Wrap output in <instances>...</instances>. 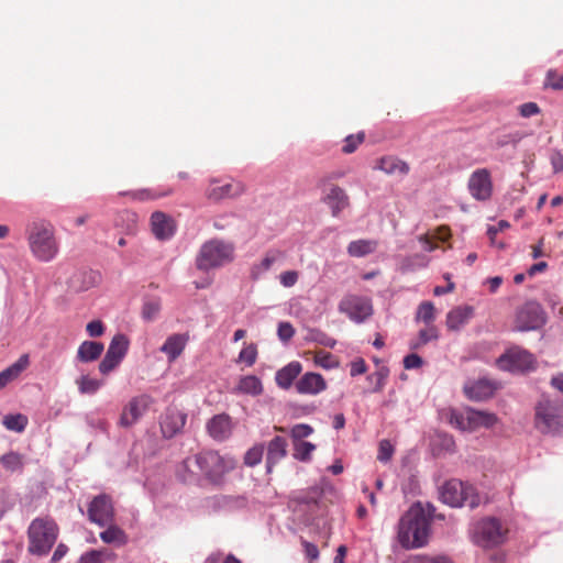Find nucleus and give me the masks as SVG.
Returning a JSON list of instances; mask_svg holds the SVG:
<instances>
[{
	"label": "nucleus",
	"mask_w": 563,
	"mask_h": 563,
	"mask_svg": "<svg viewBox=\"0 0 563 563\" xmlns=\"http://www.w3.org/2000/svg\"><path fill=\"white\" fill-rule=\"evenodd\" d=\"M244 191V186L240 181L231 180L221 183L212 179L206 189V196L209 200L220 201L227 198H234Z\"/></svg>",
	"instance_id": "obj_17"
},
{
	"label": "nucleus",
	"mask_w": 563,
	"mask_h": 563,
	"mask_svg": "<svg viewBox=\"0 0 563 563\" xmlns=\"http://www.w3.org/2000/svg\"><path fill=\"white\" fill-rule=\"evenodd\" d=\"M25 238L31 254L40 262H52L59 252V242L54 225L44 219L33 220L25 228Z\"/></svg>",
	"instance_id": "obj_2"
},
{
	"label": "nucleus",
	"mask_w": 563,
	"mask_h": 563,
	"mask_svg": "<svg viewBox=\"0 0 563 563\" xmlns=\"http://www.w3.org/2000/svg\"><path fill=\"white\" fill-rule=\"evenodd\" d=\"M151 227L155 238L162 241L170 239L176 231L174 219L162 211L152 213Z\"/></svg>",
	"instance_id": "obj_19"
},
{
	"label": "nucleus",
	"mask_w": 563,
	"mask_h": 563,
	"mask_svg": "<svg viewBox=\"0 0 563 563\" xmlns=\"http://www.w3.org/2000/svg\"><path fill=\"white\" fill-rule=\"evenodd\" d=\"M115 558V553L108 549L90 550L81 555L79 563H106Z\"/></svg>",
	"instance_id": "obj_35"
},
{
	"label": "nucleus",
	"mask_w": 563,
	"mask_h": 563,
	"mask_svg": "<svg viewBox=\"0 0 563 563\" xmlns=\"http://www.w3.org/2000/svg\"><path fill=\"white\" fill-rule=\"evenodd\" d=\"M545 323V312L537 301H527L517 310L515 327L518 331H530Z\"/></svg>",
	"instance_id": "obj_10"
},
{
	"label": "nucleus",
	"mask_w": 563,
	"mask_h": 563,
	"mask_svg": "<svg viewBox=\"0 0 563 563\" xmlns=\"http://www.w3.org/2000/svg\"><path fill=\"white\" fill-rule=\"evenodd\" d=\"M59 536L57 522L48 515L34 518L26 530L27 553L34 556H46Z\"/></svg>",
	"instance_id": "obj_3"
},
{
	"label": "nucleus",
	"mask_w": 563,
	"mask_h": 563,
	"mask_svg": "<svg viewBox=\"0 0 563 563\" xmlns=\"http://www.w3.org/2000/svg\"><path fill=\"white\" fill-rule=\"evenodd\" d=\"M277 335L280 341L288 342L295 335V329L289 322H280L277 329Z\"/></svg>",
	"instance_id": "obj_52"
},
{
	"label": "nucleus",
	"mask_w": 563,
	"mask_h": 563,
	"mask_svg": "<svg viewBox=\"0 0 563 563\" xmlns=\"http://www.w3.org/2000/svg\"><path fill=\"white\" fill-rule=\"evenodd\" d=\"M543 88L556 91L563 90V73L549 69L543 81Z\"/></svg>",
	"instance_id": "obj_39"
},
{
	"label": "nucleus",
	"mask_w": 563,
	"mask_h": 563,
	"mask_svg": "<svg viewBox=\"0 0 563 563\" xmlns=\"http://www.w3.org/2000/svg\"><path fill=\"white\" fill-rule=\"evenodd\" d=\"M376 168L388 175H407L410 169L406 162L394 156H384L379 158Z\"/></svg>",
	"instance_id": "obj_29"
},
{
	"label": "nucleus",
	"mask_w": 563,
	"mask_h": 563,
	"mask_svg": "<svg viewBox=\"0 0 563 563\" xmlns=\"http://www.w3.org/2000/svg\"><path fill=\"white\" fill-rule=\"evenodd\" d=\"M541 112L540 107L536 102H526L519 107V113L523 118H530Z\"/></svg>",
	"instance_id": "obj_56"
},
{
	"label": "nucleus",
	"mask_w": 563,
	"mask_h": 563,
	"mask_svg": "<svg viewBox=\"0 0 563 563\" xmlns=\"http://www.w3.org/2000/svg\"><path fill=\"white\" fill-rule=\"evenodd\" d=\"M522 139V135L519 132L500 134L495 140V145L497 148H503L508 145H517Z\"/></svg>",
	"instance_id": "obj_48"
},
{
	"label": "nucleus",
	"mask_w": 563,
	"mask_h": 563,
	"mask_svg": "<svg viewBox=\"0 0 563 563\" xmlns=\"http://www.w3.org/2000/svg\"><path fill=\"white\" fill-rule=\"evenodd\" d=\"M172 192H173L172 189H169L165 192H157V191H153L151 189H141V190H135V191H130V192H122L121 195H128L133 200L145 201V200H155L161 197L170 195Z\"/></svg>",
	"instance_id": "obj_38"
},
{
	"label": "nucleus",
	"mask_w": 563,
	"mask_h": 563,
	"mask_svg": "<svg viewBox=\"0 0 563 563\" xmlns=\"http://www.w3.org/2000/svg\"><path fill=\"white\" fill-rule=\"evenodd\" d=\"M153 402L154 399L146 394L132 397L122 409L119 424L123 428L134 426L147 412Z\"/></svg>",
	"instance_id": "obj_11"
},
{
	"label": "nucleus",
	"mask_w": 563,
	"mask_h": 563,
	"mask_svg": "<svg viewBox=\"0 0 563 563\" xmlns=\"http://www.w3.org/2000/svg\"><path fill=\"white\" fill-rule=\"evenodd\" d=\"M388 374H389L388 368L382 367V368H379L378 371H376L375 373L371 374L367 377L368 380L375 383L373 391L378 393V391L383 390V388H384V386L386 384V379L388 377Z\"/></svg>",
	"instance_id": "obj_49"
},
{
	"label": "nucleus",
	"mask_w": 563,
	"mask_h": 563,
	"mask_svg": "<svg viewBox=\"0 0 563 563\" xmlns=\"http://www.w3.org/2000/svg\"><path fill=\"white\" fill-rule=\"evenodd\" d=\"M29 364V355L23 354L15 363L0 372V389L4 388L9 383L18 378Z\"/></svg>",
	"instance_id": "obj_28"
},
{
	"label": "nucleus",
	"mask_w": 563,
	"mask_h": 563,
	"mask_svg": "<svg viewBox=\"0 0 563 563\" xmlns=\"http://www.w3.org/2000/svg\"><path fill=\"white\" fill-rule=\"evenodd\" d=\"M297 393L303 395H318L327 389V382L321 374L308 372L295 385Z\"/></svg>",
	"instance_id": "obj_21"
},
{
	"label": "nucleus",
	"mask_w": 563,
	"mask_h": 563,
	"mask_svg": "<svg viewBox=\"0 0 563 563\" xmlns=\"http://www.w3.org/2000/svg\"><path fill=\"white\" fill-rule=\"evenodd\" d=\"M299 278V273L297 271H286L279 275L280 284L286 287H292Z\"/></svg>",
	"instance_id": "obj_55"
},
{
	"label": "nucleus",
	"mask_w": 563,
	"mask_h": 563,
	"mask_svg": "<svg viewBox=\"0 0 563 563\" xmlns=\"http://www.w3.org/2000/svg\"><path fill=\"white\" fill-rule=\"evenodd\" d=\"M27 424V418L24 415H8L3 418V426L8 430L22 432Z\"/></svg>",
	"instance_id": "obj_40"
},
{
	"label": "nucleus",
	"mask_w": 563,
	"mask_h": 563,
	"mask_svg": "<svg viewBox=\"0 0 563 563\" xmlns=\"http://www.w3.org/2000/svg\"><path fill=\"white\" fill-rule=\"evenodd\" d=\"M435 319V308L431 301H423L419 305L416 312V321L423 322L426 325L433 323Z\"/></svg>",
	"instance_id": "obj_37"
},
{
	"label": "nucleus",
	"mask_w": 563,
	"mask_h": 563,
	"mask_svg": "<svg viewBox=\"0 0 563 563\" xmlns=\"http://www.w3.org/2000/svg\"><path fill=\"white\" fill-rule=\"evenodd\" d=\"M257 360V346L253 343L244 346L239 353L238 362L244 363L246 366H253Z\"/></svg>",
	"instance_id": "obj_44"
},
{
	"label": "nucleus",
	"mask_w": 563,
	"mask_h": 563,
	"mask_svg": "<svg viewBox=\"0 0 563 563\" xmlns=\"http://www.w3.org/2000/svg\"><path fill=\"white\" fill-rule=\"evenodd\" d=\"M393 452L391 443L388 440H383L379 442L377 459L382 462H387L390 460Z\"/></svg>",
	"instance_id": "obj_53"
},
{
	"label": "nucleus",
	"mask_w": 563,
	"mask_h": 563,
	"mask_svg": "<svg viewBox=\"0 0 563 563\" xmlns=\"http://www.w3.org/2000/svg\"><path fill=\"white\" fill-rule=\"evenodd\" d=\"M285 254L279 250L268 251L262 260L260 267L263 271H268L276 262L283 260Z\"/></svg>",
	"instance_id": "obj_50"
},
{
	"label": "nucleus",
	"mask_w": 563,
	"mask_h": 563,
	"mask_svg": "<svg viewBox=\"0 0 563 563\" xmlns=\"http://www.w3.org/2000/svg\"><path fill=\"white\" fill-rule=\"evenodd\" d=\"M377 246L375 240H356L347 245V253L353 257H362L375 252Z\"/></svg>",
	"instance_id": "obj_33"
},
{
	"label": "nucleus",
	"mask_w": 563,
	"mask_h": 563,
	"mask_svg": "<svg viewBox=\"0 0 563 563\" xmlns=\"http://www.w3.org/2000/svg\"><path fill=\"white\" fill-rule=\"evenodd\" d=\"M441 500L451 507L476 508L481 504L476 488L462 481L452 478L446 481L440 488Z\"/></svg>",
	"instance_id": "obj_5"
},
{
	"label": "nucleus",
	"mask_w": 563,
	"mask_h": 563,
	"mask_svg": "<svg viewBox=\"0 0 563 563\" xmlns=\"http://www.w3.org/2000/svg\"><path fill=\"white\" fill-rule=\"evenodd\" d=\"M495 386L487 379H478L471 386L465 387L466 396L472 400H483L494 394Z\"/></svg>",
	"instance_id": "obj_31"
},
{
	"label": "nucleus",
	"mask_w": 563,
	"mask_h": 563,
	"mask_svg": "<svg viewBox=\"0 0 563 563\" xmlns=\"http://www.w3.org/2000/svg\"><path fill=\"white\" fill-rule=\"evenodd\" d=\"M471 196L477 201H486L493 195V181L490 172L487 168L474 170L467 183Z\"/></svg>",
	"instance_id": "obj_15"
},
{
	"label": "nucleus",
	"mask_w": 563,
	"mask_h": 563,
	"mask_svg": "<svg viewBox=\"0 0 563 563\" xmlns=\"http://www.w3.org/2000/svg\"><path fill=\"white\" fill-rule=\"evenodd\" d=\"M186 420V413L175 407H168L161 420V430L163 435L167 439L173 438L183 430Z\"/></svg>",
	"instance_id": "obj_18"
},
{
	"label": "nucleus",
	"mask_w": 563,
	"mask_h": 563,
	"mask_svg": "<svg viewBox=\"0 0 563 563\" xmlns=\"http://www.w3.org/2000/svg\"><path fill=\"white\" fill-rule=\"evenodd\" d=\"M365 134L364 132H360L357 134H351L345 137L344 145L342 147V152L345 154H351L356 151L360 144L364 142Z\"/></svg>",
	"instance_id": "obj_46"
},
{
	"label": "nucleus",
	"mask_w": 563,
	"mask_h": 563,
	"mask_svg": "<svg viewBox=\"0 0 563 563\" xmlns=\"http://www.w3.org/2000/svg\"><path fill=\"white\" fill-rule=\"evenodd\" d=\"M129 349V340L124 334L112 338L103 360L99 364V371L107 375L112 372L123 360Z\"/></svg>",
	"instance_id": "obj_14"
},
{
	"label": "nucleus",
	"mask_w": 563,
	"mask_h": 563,
	"mask_svg": "<svg viewBox=\"0 0 563 563\" xmlns=\"http://www.w3.org/2000/svg\"><path fill=\"white\" fill-rule=\"evenodd\" d=\"M331 209L333 217H339L340 213L350 206V198L345 190L336 185H332L328 192L322 198Z\"/></svg>",
	"instance_id": "obj_22"
},
{
	"label": "nucleus",
	"mask_w": 563,
	"mask_h": 563,
	"mask_svg": "<svg viewBox=\"0 0 563 563\" xmlns=\"http://www.w3.org/2000/svg\"><path fill=\"white\" fill-rule=\"evenodd\" d=\"M433 512L432 505L424 508L420 503H416L401 516L397 539L404 549L421 548L428 542Z\"/></svg>",
	"instance_id": "obj_1"
},
{
	"label": "nucleus",
	"mask_w": 563,
	"mask_h": 563,
	"mask_svg": "<svg viewBox=\"0 0 563 563\" xmlns=\"http://www.w3.org/2000/svg\"><path fill=\"white\" fill-rule=\"evenodd\" d=\"M474 316V309L471 306H461L452 309L446 314V327L451 331H457L464 327Z\"/></svg>",
	"instance_id": "obj_25"
},
{
	"label": "nucleus",
	"mask_w": 563,
	"mask_h": 563,
	"mask_svg": "<svg viewBox=\"0 0 563 563\" xmlns=\"http://www.w3.org/2000/svg\"><path fill=\"white\" fill-rule=\"evenodd\" d=\"M1 463L7 470L16 471L22 467V459L18 453H8L1 457Z\"/></svg>",
	"instance_id": "obj_51"
},
{
	"label": "nucleus",
	"mask_w": 563,
	"mask_h": 563,
	"mask_svg": "<svg viewBox=\"0 0 563 563\" xmlns=\"http://www.w3.org/2000/svg\"><path fill=\"white\" fill-rule=\"evenodd\" d=\"M264 454V445L263 444H256L247 450V452L244 455V464L253 467L261 463Z\"/></svg>",
	"instance_id": "obj_43"
},
{
	"label": "nucleus",
	"mask_w": 563,
	"mask_h": 563,
	"mask_svg": "<svg viewBox=\"0 0 563 563\" xmlns=\"http://www.w3.org/2000/svg\"><path fill=\"white\" fill-rule=\"evenodd\" d=\"M108 528L100 533V539L107 544L124 545L128 543V534L120 527L108 523Z\"/></svg>",
	"instance_id": "obj_34"
},
{
	"label": "nucleus",
	"mask_w": 563,
	"mask_h": 563,
	"mask_svg": "<svg viewBox=\"0 0 563 563\" xmlns=\"http://www.w3.org/2000/svg\"><path fill=\"white\" fill-rule=\"evenodd\" d=\"M404 563H452L451 561L444 558H428L415 555L408 558Z\"/></svg>",
	"instance_id": "obj_58"
},
{
	"label": "nucleus",
	"mask_w": 563,
	"mask_h": 563,
	"mask_svg": "<svg viewBox=\"0 0 563 563\" xmlns=\"http://www.w3.org/2000/svg\"><path fill=\"white\" fill-rule=\"evenodd\" d=\"M509 228V222L506 220H500L497 225H490L487 229V235L490 240L492 244H495V239L498 232L504 231L505 229Z\"/></svg>",
	"instance_id": "obj_60"
},
{
	"label": "nucleus",
	"mask_w": 563,
	"mask_h": 563,
	"mask_svg": "<svg viewBox=\"0 0 563 563\" xmlns=\"http://www.w3.org/2000/svg\"><path fill=\"white\" fill-rule=\"evenodd\" d=\"M550 163L554 173L563 172V154L560 151H551Z\"/></svg>",
	"instance_id": "obj_59"
},
{
	"label": "nucleus",
	"mask_w": 563,
	"mask_h": 563,
	"mask_svg": "<svg viewBox=\"0 0 563 563\" xmlns=\"http://www.w3.org/2000/svg\"><path fill=\"white\" fill-rule=\"evenodd\" d=\"M533 364V355L517 346L509 349L497 360L499 368L510 372H525L531 369Z\"/></svg>",
	"instance_id": "obj_13"
},
{
	"label": "nucleus",
	"mask_w": 563,
	"mask_h": 563,
	"mask_svg": "<svg viewBox=\"0 0 563 563\" xmlns=\"http://www.w3.org/2000/svg\"><path fill=\"white\" fill-rule=\"evenodd\" d=\"M78 389L81 394L92 395L98 391L102 383L98 379L90 378L89 376H81L76 380Z\"/></svg>",
	"instance_id": "obj_41"
},
{
	"label": "nucleus",
	"mask_w": 563,
	"mask_h": 563,
	"mask_svg": "<svg viewBox=\"0 0 563 563\" xmlns=\"http://www.w3.org/2000/svg\"><path fill=\"white\" fill-rule=\"evenodd\" d=\"M199 462L201 479L214 487H221L225 475L236 466L233 457L212 450L199 452Z\"/></svg>",
	"instance_id": "obj_4"
},
{
	"label": "nucleus",
	"mask_w": 563,
	"mask_h": 563,
	"mask_svg": "<svg viewBox=\"0 0 563 563\" xmlns=\"http://www.w3.org/2000/svg\"><path fill=\"white\" fill-rule=\"evenodd\" d=\"M86 331L91 338L101 336L104 332V325L100 320L90 321L86 325Z\"/></svg>",
	"instance_id": "obj_57"
},
{
	"label": "nucleus",
	"mask_w": 563,
	"mask_h": 563,
	"mask_svg": "<svg viewBox=\"0 0 563 563\" xmlns=\"http://www.w3.org/2000/svg\"><path fill=\"white\" fill-rule=\"evenodd\" d=\"M187 341V334H172L166 339L164 344L161 346V352L167 355L169 362H174L184 352Z\"/></svg>",
	"instance_id": "obj_26"
},
{
	"label": "nucleus",
	"mask_w": 563,
	"mask_h": 563,
	"mask_svg": "<svg viewBox=\"0 0 563 563\" xmlns=\"http://www.w3.org/2000/svg\"><path fill=\"white\" fill-rule=\"evenodd\" d=\"M161 311L159 300H148L142 307V318L145 321H153L156 319Z\"/></svg>",
	"instance_id": "obj_45"
},
{
	"label": "nucleus",
	"mask_w": 563,
	"mask_h": 563,
	"mask_svg": "<svg viewBox=\"0 0 563 563\" xmlns=\"http://www.w3.org/2000/svg\"><path fill=\"white\" fill-rule=\"evenodd\" d=\"M234 246L222 240L212 239L200 247L196 258L198 269L209 271L220 267L233 260Z\"/></svg>",
	"instance_id": "obj_6"
},
{
	"label": "nucleus",
	"mask_w": 563,
	"mask_h": 563,
	"mask_svg": "<svg viewBox=\"0 0 563 563\" xmlns=\"http://www.w3.org/2000/svg\"><path fill=\"white\" fill-rule=\"evenodd\" d=\"M103 344L96 341H84L77 351V358L82 363L98 360L103 352Z\"/></svg>",
	"instance_id": "obj_30"
},
{
	"label": "nucleus",
	"mask_w": 563,
	"mask_h": 563,
	"mask_svg": "<svg viewBox=\"0 0 563 563\" xmlns=\"http://www.w3.org/2000/svg\"><path fill=\"white\" fill-rule=\"evenodd\" d=\"M314 444L306 441H299L295 443L294 457L307 462L310 460L312 452L314 451Z\"/></svg>",
	"instance_id": "obj_42"
},
{
	"label": "nucleus",
	"mask_w": 563,
	"mask_h": 563,
	"mask_svg": "<svg viewBox=\"0 0 563 563\" xmlns=\"http://www.w3.org/2000/svg\"><path fill=\"white\" fill-rule=\"evenodd\" d=\"M313 432V429L308 426V424H296L292 429H291V437L295 439V440H298L301 441L302 439L309 437L311 433Z\"/></svg>",
	"instance_id": "obj_54"
},
{
	"label": "nucleus",
	"mask_w": 563,
	"mask_h": 563,
	"mask_svg": "<svg viewBox=\"0 0 563 563\" xmlns=\"http://www.w3.org/2000/svg\"><path fill=\"white\" fill-rule=\"evenodd\" d=\"M207 430L211 438L217 441L228 439L232 431L231 419L228 415H217L207 423Z\"/></svg>",
	"instance_id": "obj_23"
},
{
	"label": "nucleus",
	"mask_w": 563,
	"mask_h": 563,
	"mask_svg": "<svg viewBox=\"0 0 563 563\" xmlns=\"http://www.w3.org/2000/svg\"><path fill=\"white\" fill-rule=\"evenodd\" d=\"M88 518L100 527L113 522L114 509L111 497L106 494L96 496L88 507Z\"/></svg>",
	"instance_id": "obj_16"
},
{
	"label": "nucleus",
	"mask_w": 563,
	"mask_h": 563,
	"mask_svg": "<svg viewBox=\"0 0 563 563\" xmlns=\"http://www.w3.org/2000/svg\"><path fill=\"white\" fill-rule=\"evenodd\" d=\"M287 454V441L285 438L276 435L267 446L266 467L271 473L274 465L282 461Z\"/></svg>",
	"instance_id": "obj_24"
},
{
	"label": "nucleus",
	"mask_w": 563,
	"mask_h": 563,
	"mask_svg": "<svg viewBox=\"0 0 563 563\" xmlns=\"http://www.w3.org/2000/svg\"><path fill=\"white\" fill-rule=\"evenodd\" d=\"M199 453L186 457L177 467L176 476L185 484H199L201 481Z\"/></svg>",
	"instance_id": "obj_20"
},
{
	"label": "nucleus",
	"mask_w": 563,
	"mask_h": 563,
	"mask_svg": "<svg viewBox=\"0 0 563 563\" xmlns=\"http://www.w3.org/2000/svg\"><path fill=\"white\" fill-rule=\"evenodd\" d=\"M421 365H422V358L415 353L409 354V355L405 356V358H404V366L407 369L419 368Z\"/></svg>",
	"instance_id": "obj_63"
},
{
	"label": "nucleus",
	"mask_w": 563,
	"mask_h": 563,
	"mask_svg": "<svg viewBox=\"0 0 563 563\" xmlns=\"http://www.w3.org/2000/svg\"><path fill=\"white\" fill-rule=\"evenodd\" d=\"M508 534V528L495 517L483 518L473 528V541L485 549L503 544Z\"/></svg>",
	"instance_id": "obj_8"
},
{
	"label": "nucleus",
	"mask_w": 563,
	"mask_h": 563,
	"mask_svg": "<svg viewBox=\"0 0 563 563\" xmlns=\"http://www.w3.org/2000/svg\"><path fill=\"white\" fill-rule=\"evenodd\" d=\"M301 371L302 366L299 362H290L289 364L277 371L275 376L276 384L283 389L290 388L294 380L298 377Z\"/></svg>",
	"instance_id": "obj_27"
},
{
	"label": "nucleus",
	"mask_w": 563,
	"mask_h": 563,
	"mask_svg": "<svg viewBox=\"0 0 563 563\" xmlns=\"http://www.w3.org/2000/svg\"><path fill=\"white\" fill-rule=\"evenodd\" d=\"M301 544L303 547L306 556L310 561H314V560H317L319 558V550H318L316 544H313L311 542H308L306 540H302Z\"/></svg>",
	"instance_id": "obj_62"
},
{
	"label": "nucleus",
	"mask_w": 563,
	"mask_h": 563,
	"mask_svg": "<svg viewBox=\"0 0 563 563\" xmlns=\"http://www.w3.org/2000/svg\"><path fill=\"white\" fill-rule=\"evenodd\" d=\"M367 366L363 358H356L351 363L350 374L352 377L366 373Z\"/></svg>",
	"instance_id": "obj_61"
},
{
	"label": "nucleus",
	"mask_w": 563,
	"mask_h": 563,
	"mask_svg": "<svg viewBox=\"0 0 563 563\" xmlns=\"http://www.w3.org/2000/svg\"><path fill=\"white\" fill-rule=\"evenodd\" d=\"M314 363L327 369L334 368L339 364L335 357L325 351H319L316 353Z\"/></svg>",
	"instance_id": "obj_47"
},
{
	"label": "nucleus",
	"mask_w": 563,
	"mask_h": 563,
	"mask_svg": "<svg viewBox=\"0 0 563 563\" xmlns=\"http://www.w3.org/2000/svg\"><path fill=\"white\" fill-rule=\"evenodd\" d=\"M536 427L543 433L555 432L563 427V409L550 400H541L536 407Z\"/></svg>",
	"instance_id": "obj_9"
},
{
	"label": "nucleus",
	"mask_w": 563,
	"mask_h": 563,
	"mask_svg": "<svg viewBox=\"0 0 563 563\" xmlns=\"http://www.w3.org/2000/svg\"><path fill=\"white\" fill-rule=\"evenodd\" d=\"M339 310L356 323L365 321L373 313L371 300L356 295L345 296L339 303Z\"/></svg>",
	"instance_id": "obj_12"
},
{
	"label": "nucleus",
	"mask_w": 563,
	"mask_h": 563,
	"mask_svg": "<svg viewBox=\"0 0 563 563\" xmlns=\"http://www.w3.org/2000/svg\"><path fill=\"white\" fill-rule=\"evenodd\" d=\"M68 552V547L64 543H59L53 552L51 563H57L60 561Z\"/></svg>",
	"instance_id": "obj_64"
},
{
	"label": "nucleus",
	"mask_w": 563,
	"mask_h": 563,
	"mask_svg": "<svg viewBox=\"0 0 563 563\" xmlns=\"http://www.w3.org/2000/svg\"><path fill=\"white\" fill-rule=\"evenodd\" d=\"M438 336V329L433 324L427 325L419 331L418 339L410 342V349L418 350L429 342L437 340Z\"/></svg>",
	"instance_id": "obj_36"
},
{
	"label": "nucleus",
	"mask_w": 563,
	"mask_h": 563,
	"mask_svg": "<svg viewBox=\"0 0 563 563\" xmlns=\"http://www.w3.org/2000/svg\"><path fill=\"white\" fill-rule=\"evenodd\" d=\"M449 421L452 426L462 431L472 432L479 428L488 429L494 427L498 418L495 413L466 407L463 410L452 409L450 411Z\"/></svg>",
	"instance_id": "obj_7"
},
{
	"label": "nucleus",
	"mask_w": 563,
	"mask_h": 563,
	"mask_svg": "<svg viewBox=\"0 0 563 563\" xmlns=\"http://www.w3.org/2000/svg\"><path fill=\"white\" fill-rule=\"evenodd\" d=\"M235 390L241 394L258 396L263 393V384L258 377L246 375L240 378Z\"/></svg>",
	"instance_id": "obj_32"
}]
</instances>
